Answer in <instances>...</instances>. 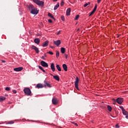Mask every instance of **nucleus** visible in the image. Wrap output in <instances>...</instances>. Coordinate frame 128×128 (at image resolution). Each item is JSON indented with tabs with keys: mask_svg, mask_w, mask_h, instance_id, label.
Segmentation results:
<instances>
[{
	"mask_svg": "<svg viewBox=\"0 0 128 128\" xmlns=\"http://www.w3.org/2000/svg\"><path fill=\"white\" fill-rule=\"evenodd\" d=\"M32 50H34L36 51V54H38V52H40V50H38V48H37L36 46H32Z\"/></svg>",
	"mask_w": 128,
	"mask_h": 128,
	"instance_id": "0eeeda50",
	"label": "nucleus"
},
{
	"mask_svg": "<svg viewBox=\"0 0 128 128\" xmlns=\"http://www.w3.org/2000/svg\"><path fill=\"white\" fill-rule=\"evenodd\" d=\"M61 52L62 54H64L66 52V48H61Z\"/></svg>",
	"mask_w": 128,
	"mask_h": 128,
	"instance_id": "5701e85b",
	"label": "nucleus"
},
{
	"mask_svg": "<svg viewBox=\"0 0 128 128\" xmlns=\"http://www.w3.org/2000/svg\"><path fill=\"white\" fill-rule=\"evenodd\" d=\"M60 7V3H58L54 7V10H56Z\"/></svg>",
	"mask_w": 128,
	"mask_h": 128,
	"instance_id": "6ab92c4d",
	"label": "nucleus"
},
{
	"mask_svg": "<svg viewBox=\"0 0 128 128\" xmlns=\"http://www.w3.org/2000/svg\"><path fill=\"white\" fill-rule=\"evenodd\" d=\"M45 56H46V54H44Z\"/></svg>",
	"mask_w": 128,
	"mask_h": 128,
	"instance_id": "6e6d98bb",
	"label": "nucleus"
},
{
	"mask_svg": "<svg viewBox=\"0 0 128 128\" xmlns=\"http://www.w3.org/2000/svg\"><path fill=\"white\" fill-rule=\"evenodd\" d=\"M50 75H51V76H52V74H50Z\"/></svg>",
	"mask_w": 128,
	"mask_h": 128,
	"instance_id": "5fc2aeb1",
	"label": "nucleus"
},
{
	"mask_svg": "<svg viewBox=\"0 0 128 128\" xmlns=\"http://www.w3.org/2000/svg\"><path fill=\"white\" fill-rule=\"evenodd\" d=\"M34 4H36L38 6H44V2L43 1H40V0H32Z\"/></svg>",
	"mask_w": 128,
	"mask_h": 128,
	"instance_id": "f257e3e1",
	"label": "nucleus"
},
{
	"mask_svg": "<svg viewBox=\"0 0 128 128\" xmlns=\"http://www.w3.org/2000/svg\"><path fill=\"white\" fill-rule=\"evenodd\" d=\"M30 13L32 14H38V8H34L32 10H31Z\"/></svg>",
	"mask_w": 128,
	"mask_h": 128,
	"instance_id": "39448f33",
	"label": "nucleus"
},
{
	"mask_svg": "<svg viewBox=\"0 0 128 128\" xmlns=\"http://www.w3.org/2000/svg\"><path fill=\"white\" fill-rule=\"evenodd\" d=\"M120 108H121L122 112L124 110L122 106H120Z\"/></svg>",
	"mask_w": 128,
	"mask_h": 128,
	"instance_id": "58836bf2",
	"label": "nucleus"
},
{
	"mask_svg": "<svg viewBox=\"0 0 128 128\" xmlns=\"http://www.w3.org/2000/svg\"><path fill=\"white\" fill-rule=\"evenodd\" d=\"M6 100V97L0 96V102H2V100Z\"/></svg>",
	"mask_w": 128,
	"mask_h": 128,
	"instance_id": "393cba45",
	"label": "nucleus"
},
{
	"mask_svg": "<svg viewBox=\"0 0 128 128\" xmlns=\"http://www.w3.org/2000/svg\"><path fill=\"white\" fill-rule=\"evenodd\" d=\"M14 124V121L11 120V121H9L8 122L6 123V124Z\"/></svg>",
	"mask_w": 128,
	"mask_h": 128,
	"instance_id": "4be33fe9",
	"label": "nucleus"
},
{
	"mask_svg": "<svg viewBox=\"0 0 128 128\" xmlns=\"http://www.w3.org/2000/svg\"><path fill=\"white\" fill-rule=\"evenodd\" d=\"M51 64H54V63H52Z\"/></svg>",
	"mask_w": 128,
	"mask_h": 128,
	"instance_id": "864d4df0",
	"label": "nucleus"
},
{
	"mask_svg": "<svg viewBox=\"0 0 128 128\" xmlns=\"http://www.w3.org/2000/svg\"><path fill=\"white\" fill-rule=\"evenodd\" d=\"M78 82H79L78 78L76 77V79L74 82V86L76 90H78Z\"/></svg>",
	"mask_w": 128,
	"mask_h": 128,
	"instance_id": "7ed1b4c3",
	"label": "nucleus"
},
{
	"mask_svg": "<svg viewBox=\"0 0 128 128\" xmlns=\"http://www.w3.org/2000/svg\"><path fill=\"white\" fill-rule=\"evenodd\" d=\"M80 18V15H77L76 16V18H75V20H78V18Z\"/></svg>",
	"mask_w": 128,
	"mask_h": 128,
	"instance_id": "e433bc0d",
	"label": "nucleus"
},
{
	"mask_svg": "<svg viewBox=\"0 0 128 128\" xmlns=\"http://www.w3.org/2000/svg\"><path fill=\"white\" fill-rule=\"evenodd\" d=\"M28 8L29 10H32L34 8V6L32 4H30L28 6Z\"/></svg>",
	"mask_w": 128,
	"mask_h": 128,
	"instance_id": "f8f14e48",
	"label": "nucleus"
},
{
	"mask_svg": "<svg viewBox=\"0 0 128 128\" xmlns=\"http://www.w3.org/2000/svg\"><path fill=\"white\" fill-rule=\"evenodd\" d=\"M97 8H98V5H96V4L94 6L93 11L96 12V10Z\"/></svg>",
	"mask_w": 128,
	"mask_h": 128,
	"instance_id": "c756f323",
	"label": "nucleus"
},
{
	"mask_svg": "<svg viewBox=\"0 0 128 128\" xmlns=\"http://www.w3.org/2000/svg\"><path fill=\"white\" fill-rule=\"evenodd\" d=\"M48 54H54V52L50 51L48 52Z\"/></svg>",
	"mask_w": 128,
	"mask_h": 128,
	"instance_id": "a19ab883",
	"label": "nucleus"
},
{
	"mask_svg": "<svg viewBox=\"0 0 128 128\" xmlns=\"http://www.w3.org/2000/svg\"><path fill=\"white\" fill-rule=\"evenodd\" d=\"M52 102L53 104H58V98H54L52 100Z\"/></svg>",
	"mask_w": 128,
	"mask_h": 128,
	"instance_id": "6e6552de",
	"label": "nucleus"
},
{
	"mask_svg": "<svg viewBox=\"0 0 128 128\" xmlns=\"http://www.w3.org/2000/svg\"><path fill=\"white\" fill-rule=\"evenodd\" d=\"M36 86L38 88H44L42 84H38Z\"/></svg>",
	"mask_w": 128,
	"mask_h": 128,
	"instance_id": "a211bd4d",
	"label": "nucleus"
},
{
	"mask_svg": "<svg viewBox=\"0 0 128 128\" xmlns=\"http://www.w3.org/2000/svg\"><path fill=\"white\" fill-rule=\"evenodd\" d=\"M102 2V0H97L98 4H100Z\"/></svg>",
	"mask_w": 128,
	"mask_h": 128,
	"instance_id": "c03bdc74",
	"label": "nucleus"
},
{
	"mask_svg": "<svg viewBox=\"0 0 128 128\" xmlns=\"http://www.w3.org/2000/svg\"><path fill=\"white\" fill-rule=\"evenodd\" d=\"M60 34V30L58 31V32H57V36H58Z\"/></svg>",
	"mask_w": 128,
	"mask_h": 128,
	"instance_id": "49530a36",
	"label": "nucleus"
},
{
	"mask_svg": "<svg viewBox=\"0 0 128 128\" xmlns=\"http://www.w3.org/2000/svg\"><path fill=\"white\" fill-rule=\"evenodd\" d=\"M94 14V10H92V11L90 14L89 16H92V14Z\"/></svg>",
	"mask_w": 128,
	"mask_h": 128,
	"instance_id": "f704fd0d",
	"label": "nucleus"
},
{
	"mask_svg": "<svg viewBox=\"0 0 128 128\" xmlns=\"http://www.w3.org/2000/svg\"><path fill=\"white\" fill-rule=\"evenodd\" d=\"M50 68L52 72H54L56 70V68H54V64H51Z\"/></svg>",
	"mask_w": 128,
	"mask_h": 128,
	"instance_id": "aec40b11",
	"label": "nucleus"
},
{
	"mask_svg": "<svg viewBox=\"0 0 128 128\" xmlns=\"http://www.w3.org/2000/svg\"><path fill=\"white\" fill-rule=\"evenodd\" d=\"M108 110H109L110 112H112V106H108Z\"/></svg>",
	"mask_w": 128,
	"mask_h": 128,
	"instance_id": "c85d7f7f",
	"label": "nucleus"
},
{
	"mask_svg": "<svg viewBox=\"0 0 128 128\" xmlns=\"http://www.w3.org/2000/svg\"><path fill=\"white\" fill-rule=\"evenodd\" d=\"M42 66L44 68H48V64H42Z\"/></svg>",
	"mask_w": 128,
	"mask_h": 128,
	"instance_id": "c9c22d12",
	"label": "nucleus"
},
{
	"mask_svg": "<svg viewBox=\"0 0 128 128\" xmlns=\"http://www.w3.org/2000/svg\"><path fill=\"white\" fill-rule=\"evenodd\" d=\"M48 46V40H46L42 44V46H43V48H46V46Z\"/></svg>",
	"mask_w": 128,
	"mask_h": 128,
	"instance_id": "4468645a",
	"label": "nucleus"
},
{
	"mask_svg": "<svg viewBox=\"0 0 128 128\" xmlns=\"http://www.w3.org/2000/svg\"><path fill=\"white\" fill-rule=\"evenodd\" d=\"M70 12H72V9L68 8L66 11V16H70Z\"/></svg>",
	"mask_w": 128,
	"mask_h": 128,
	"instance_id": "ddd939ff",
	"label": "nucleus"
},
{
	"mask_svg": "<svg viewBox=\"0 0 128 128\" xmlns=\"http://www.w3.org/2000/svg\"><path fill=\"white\" fill-rule=\"evenodd\" d=\"M48 22H50V24H52V19H49L48 20Z\"/></svg>",
	"mask_w": 128,
	"mask_h": 128,
	"instance_id": "ea45409f",
	"label": "nucleus"
},
{
	"mask_svg": "<svg viewBox=\"0 0 128 128\" xmlns=\"http://www.w3.org/2000/svg\"><path fill=\"white\" fill-rule=\"evenodd\" d=\"M50 48H54V46H52L50 45Z\"/></svg>",
	"mask_w": 128,
	"mask_h": 128,
	"instance_id": "a18cd8bd",
	"label": "nucleus"
},
{
	"mask_svg": "<svg viewBox=\"0 0 128 128\" xmlns=\"http://www.w3.org/2000/svg\"><path fill=\"white\" fill-rule=\"evenodd\" d=\"M42 60H46V58H44V56H42Z\"/></svg>",
	"mask_w": 128,
	"mask_h": 128,
	"instance_id": "de8ad7c7",
	"label": "nucleus"
},
{
	"mask_svg": "<svg viewBox=\"0 0 128 128\" xmlns=\"http://www.w3.org/2000/svg\"><path fill=\"white\" fill-rule=\"evenodd\" d=\"M53 42L54 44L56 46H59L60 44H62L60 40H54Z\"/></svg>",
	"mask_w": 128,
	"mask_h": 128,
	"instance_id": "423d86ee",
	"label": "nucleus"
},
{
	"mask_svg": "<svg viewBox=\"0 0 128 128\" xmlns=\"http://www.w3.org/2000/svg\"><path fill=\"white\" fill-rule=\"evenodd\" d=\"M61 20H62L63 22H64V20H65L64 16H61Z\"/></svg>",
	"mask_w": 128,
	"mask_h": 128,
	"instance_id": "72a5a7b5",
	"label": "nucleus"
},
{
	"mask_svg": "<svg viewBox=\"0 0 128 128\" xmlns=\"http://www.w3.org/2000/svg\"><path fill=\"white\" fill-rule=\"evenodd\" d=\"M90 2H88V3H86L84 4V8H86L87 6H90Z\"/></svg>",
	"mask_w": 128,
	"mask_h": 128,
	"instance_id": "bb28decb",
	"label": "nucleus"
},
{
	"mask_svg": "<svg viewBox=\"0 0 128 128\" xmlns=\"http://www.w3.org/2000/svg\"><path fill=\"white\" fill-rule=\"evenodd\" d=\"M40 64H48V63L44 61H42Z\"/></svg>",
	"mask_w": 128,
	"mask_h": 128,
	"instance_id": "2f4dec72",
	"label": "nucleus"
},
{
	"mask_svg": "<svg viewBox=\"0 0 128 128\" xmlns=\"http://www.w3.org/2000/svg\"><path fill=\"white\" fill-rule=\"evenodd\" d=\"M116 128H120V126H118V124H116Z\"/></svg>",
	"mask_w": 128,
	"mask_h": 128,
	"instance_id": "37998d69",
	"label": "nucleus"
},
{
	"mask_svg": "<svg viewBox=\"0 0 128 128\" xmlns=\"http://www.w3.org/2000/svg\"><path fill=\"white\" fill-rule=\"evenodd\" d=\"M44 86H48V88H52V86L50 84L46 81H44Z\"/></svg>",
	"mask_w": 128,
	"mask_h": 128,
	"instance_id": "9b49d317",
	"label": "nucleus"
},
{
	"mask_svg": "<svg viewBox=\"0 0 128 128\" xmlns=\"http://www.w3.org/2000/svg\"><path fill=\"white\" fill-rule=\"evenodd\" d=\"M114 100L115 102L114 103V104H116V100Z\"/></svg>",
	"mask_w": 128,
	"mask_h": 128,
	"instance_id": "09e8293b",
	"label": "nucleus"
},
{
	"mask_svg": "<svg viewBox=\"0 0 128 128\" xmlns=\"http://www.w3.org/2000/svg\"><path fill=\"white\" fill-rule=\"evenodd\" d=\"M6 90H7V92H10V87H6L5 88Z\"/></svg>",
	"mask_w": 128,
	"mask_h": 128,
	"instance_id": "7c9ffc66",
	"label": "nucleus"
},
{
	"mask_svg": "<svg viewBox=\"0 0 128 128\" xmlns=\"http://www.w3.org/2000/svg\"><path fill=\"white\" fill-rule=\"evenodd\" d=\"M80 30V29H78L77 32H78Z\"/></svg>",
	"mask_w": 128,
	"mask_h": 128,
	"instance_id": "603ef678",
	"label": "nucleus"
},
{
	"mask_svg": "<svg viewBox=\"0 0 128 128\" xmlns=\"http://www.w3.org/2000/svg\"><path fill=\"white\" fill-rule=\"evenodd\" d=\"M22 70H24V68L22 67H19V68H14V70L15 72H22Z\"/></svg>",
	"mask_w": 128,
	"mask_h": 128,
	"instance_id": "9d476101",
	"label": "nucleus"
},
{
	"mask_svg": "<svg viewBox=\"0 0 128 128\" xmlns=\"http://www.w3.org/2000/svg\"><path fill=\"white\" fill-rule=\"evenodd\" d=\"M72 124H74V126H78V124L77 123H76L74 122H71Z\"/></svg>",
	"mask_w": 128,
	"mask_h": 128,
	"instance_id": "473e14b6",
	"label": "nucleus"
},
{
	"mask_svg": "<svg viewBox=\"0 0 128 128\" xmlns=\"http://www.w3.org/2000/svg\"><path fill=\"white\" fill-rule=\"evenodd\" d=\"M62 68L65 72H68V66L66 64H62Z\"/></svg>",
	"mask_w": 128,
	"mask_h": 128,
	"instance_id": "f3484780",
	"label": "nucleus"
},
{
	"mask_svg": "<svg viewBox=\"0 0 128 128\" xmlns=\"http://www.w3.org/2000/svg\"><path fill=\"white\" fill-rule=\"evenodd\" d=\"M40 38H35L34 40V42H35V44H40Z\"/></svg>",
	"mask_w": 128,
	"mask_h": 128,
	"instance_id": "2eb2a0df",
	"label": "nucleus"
},
{
	"mask_svg": "<svg viewBox=\"0 0 128 128\" xmlns=\"http://www.w3.org/2000/svg\"><path fill=\"white\" fill-rule=\"evenodd\" d=\"M64 1H62L60 3L61 6H64Z\"/></svg>",
	"mask_w": 128,
	"mask_h": 128,
	"instance_id": "4c0bfd02",
	"label": "nucleus"
},
{
	"mask_svg": "<svg viewBox=\"0 0 128 128\" xmlns=\"http://www.w3.org/2000/svg\"><path fill=\"white\" fill-rule=\"evenodd\" d=\"M48 16L51 18H53L54 20V16H52V14L50 13H48Z\"/></svg>",
	"mask_w": 128,
	"mask_h": 128,
	"instance_id": "b1692460",
	"label": "nucleus"
},
{
	"mask_svg": "<svg viewBox=\"0 0 128 128\" xmlns=\"http://www.w3.org/2000/svg\"><path fill=\"white\" fill-rule=\"evenodd\" d=\"M24 92L26 96H30L32 94V91L28 88H26L24 89Z\"/></svg>",
	"mask_w": 128,
	"mask_h": 128,
	"instance_id": "f03ea898",
	"label": "nucleus"
},
{
	"mask_svg": "<svg viewBox=\"0 0 128 128\" xmlns=\"http://www.w3.org/2000/svg\"><path fill=\"white\" fill-rule=\"evenodd\" d=\"M60 56V52L58 51H57L56 52V58H58Z\"/></svg>",
	"mask_w": 128,
	"mask_h": 128,
	"instance_id": "cd10ccee",
	"label": "nucleus"
},
{
	"mask_svg": "<svg viewBox=\"0 0 128 128\" xmlns=\"http://www.w3.org/2000/svg\"><path fill=\"white\" fill-rule=\"evenodd\" d=\"M54 78L56 80H57L58 82H60V77L56 75V76H53Z\"/></svg>",
	"mask_w": 128,
	"mask_h": 128,
	"instance_id": "dca6fc26",
	"label": "nucleus"
},
{
	"mask_svg": "<svg viewBox=\"0 0 128 128\" xmlns=\"http://www.w3.org/2000/svg\"><path fill=\"white\" fill-rule=\"evenodd\" d=\"M53 2H58V0H52Z\"/></svg>",
	"mask_w": 128,
	"mask_h": 128,
	"instance_id": "3c124183",
	"label": "nucleus"
},
{
	"mask_svg": "<svg viewBox=\"0 0 128 128\" xmlns=\"http://www.w3.org/2000/svg\"><path fill=\"white\" fill-rule=\"evenodd\" d=\"M116 102L118 104H122V102H124V98H118L116 100Z\"/></svg>",
	"mask_w": 128,
	"mask_h": 128,
	"instance_id": "20e7f679",
	"label": "nucleus"
},
{
	"mask_svg": "<svg viewBox=\"0 0 128 128\" xmlns=\"http://www.w3.org/2000/svg\"><path fill=\"white\" fill-rule=\"evenodd\" d=\"M56 68L57 70H58V72H62V68H60V65L57 64Z\"/></svg>",
	"mask_w": 128,
	"mask_h": 128,
	"instance_id": "412c9836",
	"label": "nucleus"
},
{
	"mask_svg": "<svg viewBox=\"0 0 128 128\" xmlns=\"http://www.w3.org/2000/svg\"><path fill=\"white\" fill-rule=\"evenodd\" d=\"M2 62H6V61H5V60H2Z\"/></svg>",
	"mask_w": 128,
	"mask_h": 128,
	"instance_id": "8fccbe9b",
	"label": "nucleus"
},
{
	"mask_svg": "<svg viewBox=\"0 0 128 128\" xmlns=\"http://www.w3.org/2000/svg\"><path fill=\"white\" fill-rule=\"evenodd\" d=\"M16 90H12V92H14V94H16Z\"/></svg>",
	"mask_w": 128,
	"mask_h": 128,
	"instance_id": "79ce46f5",
	"label": "nucleus"
},
{
	"mask_svg": "<svg viewBox=\"0 0 128 128\" xmlns=\"http://www.w3.org/2000/svg\"><path fill=\"white\" fill-rule=\"evenodd\" d=\"M38 68H40V70H42L43 71V72H46V70H44V68H42V66H38Z\"/></svg>",
	"mask_w": 128,
	"mask_h": 128,
	"instance_id": "a878e982",
	"label": "nucleus"
},
{
	"mask_svg": "<svg viewBox=\"0 0 128 128\" xmlns=\"http://www.w3.org/2000/svg\"><path fill=\"white\" fill-rule=\"evenodd\" d=\"M122 112L124 116H126V118H127V120H128V112L126 110H123Z\"/></svg>",
	"mask_w": 128,
	"mask_h": 128,
	"instance_id": "1a4fd4ad",
	"label": "nucleus"
}]
</instances>
